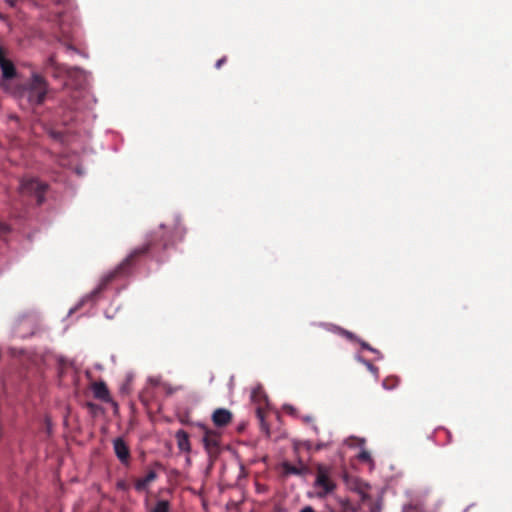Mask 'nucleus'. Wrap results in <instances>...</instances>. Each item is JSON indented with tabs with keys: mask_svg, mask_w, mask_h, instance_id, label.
Masks as SVG:
<instances>
[{
	"mask_svg": "<svg viewBox=\"0 0 512 512\" xmlns=\"http://www.w3.org/2000/svg\"><path fill=\"white\" fill-rule=\"evenodd\" d=\"M157 478L155 471H149L144 477L138 479L135 483V489L137 491H144L147 489L149 484Z\"/></svg>",
	"mask_w": 512,
	"mask_h": 512,
	"instance_id": "9",
	"label": "nucleus"
},
{
	"mask_svg": "<svg viewBox=\"0 0 512 512\" xmlns=\"http://www.w3.org/2000/svg\"><path fill=\"white\" fill-rule=\"evenodd\" d=\"M204 430V436H203V445L206 450V452L212 456L218 452L219 448V436L218 433L207 429L204 425H199Z\"/></svg>",
	"mask_w": 512,
	"mask_h": 512,
	"instance_id": "5",
	"label": "nucleus"
},
{
	"mask_svg": "<svg viewBox=\"0 0 512 512\" xmlns=\"http://www.w3.org/2000/svg\"><path fill=\"white\" fill-rule=\"evenodd\" d=\"M113 448L117 458L123 464H127L130 457V451L126 442L122 438H116L113 441Z\"/></svg>",
	"mask_w": 512,
	"mask_h": 512,
	"instance_id": "6",
	"label": "nucleus"
},
{
	"mask_svg": "<svg viewBox=\"0 0 512 512\" xmlns=\"http://www.w3.org/2000/svg\"><path fill=\"white\" fill-rule=\"evenodd\" d=\"M48 92L46 80L39 74L34 73L28 85L22 89H13L11 93L20 98L26 97L28 102L39 105L44 102Z\"/></svg>",
	"mask_w": 512,
	"mask_h": 512,
	"instance_id": "1",
	"label": "nucleus"
},
{
	"mask_svg": "<svg viewBox=\"0 0 512 512\" xmlns=\"http://www.w3.org/2000/svg\"><path fill=\"white\" fill-rule=\"evenodd\" d=\"M300 512H315L311 506H305L300 510Z\"/></svg>",
	"mask_w": 512,
	"mask_h": 512,
	"instance_id": "15",
	"label": "nucleus"
},
{
	"mask_svg": "<svg viewBox=\"0 0 512 512\" xmlns=\"http://www.w3.org/2000/svg\"><path fill=\"white\" fill-rule=\"evenodd\" d=\"M364 444H365L364 439H360L359 445L361 447V450H360L359 454L357 455V458L359 461L366 462V463L370 464L371 467H373V465H374L373 459H372L370 453L364 448Z\"/></svg>",
	"mask_w": 512,
	"mask_h": 512,
	"instance_id": "10",
	"label": "nucleus"
},
{
	"mask_svg": "<svg viewBox=\"0 0 512 512\" xmlns=\"http://www.w3.org/2000/svg\"><path fill=\"white\" fill-rule=\"evenodd\" d=\"M49 67H51V68H55V69H58V66H57V64H56L55 59H54V57H53V56H51V57L47 60V62H46V68H49Z\"/></svg>",
	"mask_w": 512,
	"mask_h": 512,
	"instance_id": "13",
	"label": "nucleus"
},
{
	"mask_svg": "<svg viewBox=\"0 0 512 512\" xmlns=\"http://www.w3.org/2000/svg\"><path fill=\"white\" fill-rule=\"evenodd\" d=\"M226 61V58L223 57L221 59H219L217 62H216V68H220L221 65Z\"/></svg>",
	"mask_w": 512,
	"mask_h": 512,
	"instance_id": "17",
	"label": "nucleus"
},
{
	"mask_svg": "<svg viewBox=\"0 0 512 512\" xmlns=\"http://www.w3.org/2000/svg\"><path fill=\"white\" fill-rule=\"evenodd\" d=\"M314 487L318 489L317 495L319 497H325L331 493L336 485L330 478L329 469L325 466H318Z\"/></svg>",
	"mask_w": 512,
	"mask_h": 512,
	"instance_id": "3",
	"label": "nucleus"
},
{
	"mask_svg": "<svg viewBox=\"0 0 512 512\" xmlns=\"http://www.w3.org/2000/svg\"><path fill=\"white\" fill-rule=\"evenodd\" d=\"M93 392L97 398L102 399V400L107 399L109 396L108 389H107L106 385L102 382L94 384Z\"/></svg>",
	"mask_w": 512,
	"mask_h": 512,
	"instance_id": "11",
	"label": "nucleus"
},
{
	"mask_svg": "<svg viewBox=\"0 0 512 512\" xmlns=\"http://www.w3.org/2000/svg\"><path fill=\"white\" fill-rule=\"evenodd\" d=\"M232 419V414L227 409H217L212 415V420L216 426L227 425Z\"/></svg>",
	"mask_w": 512,
	"mask_h": 512,
	"instance_id": "8",
	"label": "nucleus"
},
{
	"mask_svg": "<svg viewBox=\"0 0 512 512\" xmlns=\"http://www.w3.org/2000/svg\"><path fill=\"white\" fill-rule=\"evenodd\" d=\"M150 512H170L169 502L166 500H159Z\"/></svg>",
	"mask_w": 512,
	"mask_h": 512,
	"instance_id": "12",
	"label": "nucleus"
},
{
	"mask_svg": "<svg viewBox=\"0 0 512 512\" xmlns=\"http://www.w3.org/2000/svg\"><path fill=\"white\" fill-rule=\"evenodd\" d=\"M46 189V185L40 183L34 178H24L20 183V191L23 194L35 195L37 203L41 204L44 201L43 193Z\"/></svg>",
	"mask_w": 512,
	"mask_h": 512,
	"instance_id": "4",
	"label": "nucleus"
},
{
	"mask_svg": "<svg viewBox=\"0 0 512 512\" xmlns=\"http://www.w3.org/2000/svg\"><path fill=\"white\" fill-rule=\"evenodd\" d=\"M0 70H1V87L9 92H12V80L17 76L16 68L13 62L7 58L5 50L0 46Z\"/></svg>",
	"mask_w": 512,
	"mask_h": 512,
	"instance_id": "2",
	"label": "nucleus"
},
{
	"mask_svg": "<svg viewBox=\"0 0 512 512\" xmlns=\"http://www.w3.org/2000/svg\"><path fill=\"white\" fill-rule=\"evenodd\" d=\"M287 471L289 473L299 474V470L297 468H295V467H290V468L287 469Z\"/></svg>",
	"mask_w": 512,
	"mask_h": 512,
	"instance_id": "18",
	"label": "nucleus"
},
{
	"mask_svg": "<svg viewBox=\"0 0 512 512\" xmlns=\"http://www.w3.org/2000/svg\"><path fill=\"white\" fill-rule=\"evenodd\" d=\"M114 276V273H111L109 275L106 276V278L104 279L105 282H107L108 280H110L112 277Z\"/></svg>",
	"mask_w": 512,
	"mask_h": 512,
	"instance_id": "20",
	"label": "nucleus"
},
{
	"mask_svg": "<svg viewBox=\"0 0 512 512\" xmlns=\"http://www.w3.org/2000/svg\"><path fill=\"white\" fill-rule=\"evenodd\" d=\"M365 365L367 366V368L372 371V372H375L376 369L375 367L370 363V362H367V361H364Z\"/></svg>",
	"mask_w": 512,
	"mask_h": 512,
	"instance_id": "14",
	"label": "nucleus"
},
{
	"mask_svg": "<svg viewBox=\"0 0 512 512\" xmlns=\"http://www.w3.org/2000/svg\"><path fill=\"white\" fill-rule=\"evenodd\" d=\"M178 450L185 454H190L192 451L189 435L185 430H178L175 433Z\"/></svg>",
	"mask_w": 512,
	"mask_h": 512,
	"instance_id": "7",
	"label": "nucleus"
},
{
	"mask_svg": "<svg viewBox=\"0 0 512 512\" xmlns=\"http://www.w3.org/2000/svg\"><path fill=\"white\" fill-rule=\"evenodd\" d=\"M8 3H9L11 6H14V5H15V1H14V0H8Z\"/></svg>",
	"mask_w": 512,
	"mask_h": 512,
	"instance_id": "21",
	"label": "nucleus"
},
{
	"mask_svg": "<svg viewBox=\"0 0 512 512\" xmlns=\"http://www.w3.org/2000/svg\"><path fill=\"white\" fill-rule=\"evenodd\" d=\"M8 231V227L4 224H0V234H4Z\"/></svg>",
	"mask_w": 512,
	"mask_h": 512,
	"instance_id": "16",
	"label": "nucleus"
},
{
	"mask_svg": "<svg viewBox=\"0 0 512 512\" xmlns=\"http://www.w3.org/2000/svg\"><path fill=\"white\" fill-rule=\"evenodd\" d=\"M362 346H363L364 348L368 349V350L375 351V350H374V349H372L368 344H366V343H364V342L362 343Z\"/></svg>",
	"mask_w": 512,
	"mask_h": 512,
	"instance_id": "19",
	"label": "nucleus"
}]
</instances>
